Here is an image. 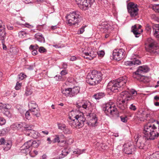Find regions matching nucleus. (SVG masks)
Wrapping results in <instances>:
<instances>
[{"mask_svg": "<svg viewBox=\"0 0 159 159\" xmlns=\"http://www.w3.org/2000/svg\"><path fill=\"white\" fill-rule=\"evenodd\" d=\"M127 78L126 76H122L118 79L110 82L107 85V88L111 91L116 92L120 88H123L125 85L127 81Z\"/></svg>", "mask_w": 159, "mask_h": 159, "instance_id": "nucleus-1", "label": "nucleus"}, {"mask_svg": "<svg viewBox=\"0 0 159 159\" xmlns=\"http://www.w3.org/2000/svg\"><path fill=\"white\" fill-rule=\"evenodd\" d=\"M119 97L122 98V100L120 99L117 101V106L120 110L123 111L125 110L127 108V102L133 100L134 98L129 92L126 91L121 92L120 93Z\"/></svg>", "mask_w": 159, "mask_h": 159, "instance_id": "nucleus-2", "label": "nucleus"}, {"mask_svg": "<svg viewBox=\"0 0 159 159\" xmlns=\"http://www.w3.org/2000/svg\"><path fill=\"white\" fill-rule=\"evenodd\" d=\"M156 127L155 125L150 123H148L144 127L143 133L144 136L148 139L153 140L159 136V133L156 132Z\"/></svg>", "mask_w": 159, "mask_h": 159, "instance_id": "nucleus-3", "label": "nucleus"}, {"mask_svg": "<svg viewBox=\"0 0 159 159\" xmlns=\"http://www.w3.org/2000/svg\"><path fill=\"white\" fill-rule=\"evenodd\" d=\"M102 75L100 72L93 70L88 73L86 78V81L91 85H95L99 83L102 80Z\"/></svg>", "mask_w": 159, "mask_h": 159, "instance_id": "nucleus-4", "label": "nucleus"}, {"mask_svg": "<svg viewBox=\"0 0 159 159\" xmlns=\"http://www.w3.org/2000/svg\"><path fill=\"white\" fill-rule=\"evenodd\" d=\"M147 46L146 50L152 55L159 54V46L158 43L153 39L149 38L146 43Z\"/></svg>", "mask_w": 159, "mask_h": 159, "instance_id": "nucleus-5", "label": "nucleus"}, {"mask_svg": "<svg viewBox=\"0 0 159 159\" xmlns=\"http://www.w3.org/2000/svg\"><path fill=\"white\" fill-rule=\"evenodd\" d=\"M80 17V12L78 11H75L70 13L66 16V18L67 19L69 25L72 26L79 22L80 20H81Z\"/></svg>", "mask_w": 159, "mask_h": 159, "instance_id": "nucleus-6", "label": "nucleus"}, {"mask_svg": "<svg viewBox=\"0 0 159 159\" xmlns=\"http://www.w3.org/2000/svg\"><path fill=\"white\" fill-rule=\"evenodd\" d=\"M102 110L105 114L108 116H113L118 113L117 109L115 105L110 103L104 104Z\"/></svg>", "mask_w": 159, "mask_h": 159, "instance_id": "nucleus-7", "label": "nucleus"}, {"mask_svg": "<svg viewBox=\"0 0 159 159\" xmlns=\"http://www.w3.org/2000/svg\"><path fill=\"white\" fill-rule=\"evenodd\" d=\"M80 88L75 86L72 88H68L61 90L62 94L66 97H72L79 93Z\"/></svg>", "mask_w": 159, "mask_h": 159, "instance_id": "nucleus-8", "label": "nucleus"}, {"mask_svg": "<svg viewBox=\"0 0 159 159\" xmlns=\"http://www.w3.org/2000/svg\"><path fill=\"white\" fill-rule=\"evenodd\" d=\"M136 146L140 149H143L145 145L147 138L144 135L139 134L135 135L134 137Z\"/></svg>", "mask_w": 159, "mask_h": 159, "instance_id": "nucleus-9", "label": "nucleus"}, {"mask_svg": "<svg viewBox=\"0 0 159 159\" xmlns=\"http://www.w3.org/2000/svg\"><path fill=\"white\" fill-rule=\"evenodd\" d=\"M112 55L114 59L119 61L125 57V50L122 48L115 49L113 51Z\"/></svg>", "mask_w": 159, "mask_h": 159, "instance_id": "nucleus-10", "label": "nucleus"}, {"mask_svg": "<svg viewBox=\"0 0 159 159\" xmlns=\"http://www.w3.org/2000/svg\"><path fill=\"white\" fill-rule=\"evenodd\" d=\"M137 4L131 2L128 3L127 6V8L128 12L131 17H135L138 14L139 9Z\"/></svg>", "mask_w": 159, "mask_h": 159, "instance_id": "nucleus-11", "label": "nucleus"}, {"mask_svg": "<svg viewBox=\"0 0 159 159\" xmlns=\"http://www.w3.org/2000/svg\"><path fill=\"white\" fill-rule=\"evenodd\" d=\"M6 37V32L5 25L2 21L0 20V40L2 41L3 45V48L5 50L7 49L6 46L4 44Z\"/></svg>", "mask_w": 159, "mask_h": 159, "instance_id": "nucleus-12", "label": "nucleus"}, {"mask_svg": "<svg viewBox=\"0 0 159 159\" xmlns=\"http://www.w3.org/2000/svg\"><path fill=\"white\" fill-rule=\"evenodd\" d=\"M30 140L26 142L20 148V152L27 155L30 152V148L31 147V143Z\"/></svg>", "mask_w": 159, "mask_h": 159, "instance_id": "nucleus-13", "label": "nucleus"}, {"mask_svg": "<svg viewBox=\"0 0 159 159\" xmlns=\"http://www.w3.org/2000/svg\"><path fill=\"white\" fill-rule=\"evenodd\" d=\"M94 2V0H84L82 4L80 3V2H79V7L81 9L85 10L91 7Z\"/></svg>", "mask_w": 159, "mask_h": 159, "instance_id": "nucleus-14", "label": "nucleus"}, {"mask_svg": "<svg viewBox=\"0 0 159 159\" xmlns=\"http://www.w3.org/2000/svg\"><path fill=\"white\" fill-rule=\"evenodd\" d=\"M74 118L77 120L78 122L80 124V127H81L84 125L86 119L83 113L80 112L78 114H76Z\"/></svg>", "mask_w": 159, "mask_h": 159, "instance_id": "nucleus-15", "label": "nucleus"}, {"mask_svg": "<svg viewBox=\"0 0 159 159\" xmlns=\"http://www.w3.org/2000/svg\"><path fill=\"white\" fill-rule=\"evenodd\" d=\"M133 76L134 79L139 81L143 82L145 83L148 82L147 80V78L143 76L142 74L139 72H137V71L133 73Z\"/></svg>", "mask_w": 159, "mask_h": 159, "instance_id": "nucleus-16", "label": "nucleus"}, {"mask_svg": "<svg viewBox=\"0 0 159 159\" xmlns=\"http://www.w3.org/2000/svg\"><path fill=\"white\" fill-rule=\"evenodd\" d=\"M87 116H89V117H90V119L89 120V122H87V123L90 126H95L96 125V123L97 122L98 119L95 116V115H93L91 114H89V115H87Z\"/></svg>", "mask_w": 159, "mask_h": 159, "instance_id": "nucleus-17", "label": "nucleus"}, {"mask_svg": "<svg viewBox=\"0 0 159 159\" xmlns=\"http://www.w3.org/2000/svg\"><path fill=\"white\" fill-rule=\"evenodd\" d=\"M76 107L79 109L83 108L86 109H89L91 107V104L88 101H84L80 105L76 104Z\"/></svg>", "mask_w": 159, "mask_h": 159, "instance_id": "nucleus-18", "label": "nucleus"}, {"mask_svg": "<svg viewBox=\"0 0 159 159\" xmlns=\"http://www.w3.org/2000/svg\"><path fill=\"white\" fill-rule=\"evenodd\" d=\"M141 26L139 24H136L133 26L131 27V32L135 35L136 37H139L140 35V33L139 32V29H140Z\"/></svg>", "mask_w": 159, "mask_h": 159, "instance_id": "nucleus-19", "label": "nucleus"}, {"mask_svg": "<svg viewBox=\"0 0 159 159\" xmlns=\"http://www.w3.org/2000/svg\"><path fill=\"white\" fill-rule=\"evenodd\" d=\"M149 70V69L147 66H143L139 67L136 71L137 73L143 74L148 72Z\"/></svg>", "mask_w": 159, "mask_h": 159, "instance_id": "nucleus-20", "label": "nucleus"}, {"mask_svg": "<svg viewBox=\"0 0 159 159\" xmlns=\"http://www.w3.org/2000/svg\"><path fill=\"white\" fill-rule=\"evenodd\" d=\"M70 120H69V125L71 126V127L74 128H76L77 127H80V124L78 122L77 120L75 118V119H71V117H70Z\"/></svg>", "mask_w": 159, "mask_h": 159, "instance_id": "nucleus-21", "label": "nucleus"}, {"mask_svg": "<svg viewBox=\"0 0 159 159\" xmlns=\"http://www.w3.org/2000/svg\"><path fill=\"white\" fill-rule=\"evenodd\" d=\"M155 36L159 39V24H156L152 27Z\"/></svg>", "mask_w": 159, "mask_h": 159, "instance_id": "nucleus-22", "label": "nucleus"}, {"mask_svg": "<svg viewBox=\"0 0 159 159\" xmlns=\"http://www.w3.org/2000/svg\"><path fill=\"white\" fill-rule=\"evenodd\" d=\"M126 147L124 148V152L125 153L128 155L131 154L132 152V148L134 146L131 145H129V144H126Z\"/></svg>", "mask_w": 159, "mask_h": 159, "instance_id": "nucleus-23", "label": "nucleus"}, {"mask_svg": "<svg viewBox=\"0 0 159 159\" xmlns=\"http://www.w3.org/2000/svg\"><path fill=\"white\" fill-rule=\"evenodd\" d=\"M35 39L40 43H44L45 39L42 34L39 33H36L34 36Z\"/></svg>", "mask_w": 159, "mask_h": 159, "instance_id": "nucleus-24", "label": "nucleus"}, {"mask_svg": "<svg viewBox=\"0 0 159 159\" xmlns=\"http://www.w3.org/2000/svg\"><path fill=\"white\" fill-rule=\"evenodd\" d=\"M39 133L37 131H35L34 130H31V132H30V133L28 134L30 136L32 137L34 139H37L38 137Z\"/></svg>", "mask_w": 159, "mask_h": 159, "instance_id": "nucleus-25", "label": "nucleus"}, {"mask_svg": "<svg viewBox=\"0 0 159 159\" xmlns=\"http://www.w3.org/2000/svg\"><path fill=\"white\" fill-rule=\"evenodd\" d=\"M30 111L32 115H35L37 117H39L40 116V114L39 110L37 109H30Z\"/></svg>", "mask_w": 159, "mask_h": 159, "instance_id": "nucleus-26", "label": "nucleus"}, {"mask_svg": "<svg viewBox=\"0 0 159 159\" xmlns=\"http://www.w3.org/2000/svg\"><path fill=\"white\" fill-rule=\"evenodd\" d=\"M105 95V94L104 93L101 92L94 94L93 96L95 99H99L103 98Z\"/></svg>", "mask_w": 159, "mask_h": 159, "instance_id": "nucleus-27", "label": "nucleus"}, {"mask_svg": "<svg viewBox=\"0 0 159 159\" xmlns=\"http://www.w3.org/2000/svg\"><path fill=\"white\" fill-rule=\"evenodd\" d=\"M55 137L54 138V139L52 140V142L53 143H55L57 142L59 143L60 142V139L61 138H64V136L63 135H61L60 136L58 135H55Z\"/></svg>", "mask_w": 159, "mask_h": 159, "instance_id": "nucleus-28", "label": "nucleus"}, {"mask_svg": "<svg viewBox=\"0 0 159 159\" xmlns=\"http://www.w3.org/2000/svg\"><path fill=\"white\" fill-rule=\"evenodd\" d=\"M69 152L68 151V150H67V148H64L63 150L62 151V153L60 155V157L61 158H62L65 157L68 154H69Z\"/></svg>", "mask_w": 159, "mask_h": 159, "instance_id": "nucleus-29", "label": "nucleus"}, {"mask_svg": "<svg viewBox=\"0 0 159 159\" xmlns=\"http://www.w3.org/2000/svg\"><path fill=\"white\" fill-rule=\"evenodd\" d=\"M89 59L91 60L96 56L97 52L92 51L89 53Z\"/></svg>", "mask_w": 159, "mask_h": 159, "instance_id": "nucleus-30", "label": "nucleus"}, {"mask_svg": "<svg viewBox=\"0 0 159 159\" xmlns=\"http://www.w3.org/2000/svg\"><path fill=\"white\" fill-rule=\"evenodd\" d=\"M24 128V130L26 131H28L29 132H31V130H32L33 128H32V126L31 127L30 126L26 125L25 123L23 124Z\"/></svg>", "mask_w": 159, "mask_h": 159, "instance_id": "nucleus-31", "label": "nucleus"}, {"mask_svg": "<svg viewBox=\"0 0 159 159\" xmlns=\"http://www.w3.org/2000/svg\"><path fill=\"white\" fill-rule=\"evenodd\" d=\"M3 113L5 115L8 117H11V114L10 113L9 110L5 109H3Z\"/></svg>", "mask_w": 159, "mask_h": 159, "instance_id": "nucleus-32", "label": "nucleus"}, {"mask_svg": "<svg viewBox=\"0 0 159 159\" xmlns=\"http://www.w3.org/2000/svg\"><path fill=\"white\" fill-rule=\"evenodd\" d=\"M31 144V147L37 148L39 146V144L38 143L35 141H34L33 140H30Z\"/></svg>", "mask_w": 159, "mask_h": 159, "instance_id": "nucleus-33", "label": "nucleus"}, {"mask_svg": "<svg viewBox=\"0 0 159 159\" xmlns=\"http://www.w3.org/2000/svg\"><path fill=\"white\" fill-rule=\"evenodd\" d=\"M58 129L62 130H64L66 127L65 124L61 123L58 124Z\"/></svg>", "mask_w": 159, "mask_h": 159, "instance_id": "nucleus-34", "label": "nucleus"}, {"mask_svg": "<svg viewBox=\"0 0 159 159\" xmlns=\"http://www.w3.org/2000/svg\"><path fill=\"white\" fill-rule=\"evenodd\" d=\"M26 76L24 74L21 73L20 75L18 76V79L20 80H23L24 78L26 77Z\"/></svg>", "mask_w": 159, "mask_h": 159, "instance_id": "nucleus-35", "label": "nucleus"}, {"mask_svg": "<svg viewBox=\"0 0 159 159\" xmlns=\"http://www.w3.org/2000/svg\"><path fill=\"white\" fill-rule=\"evenodd\" d=\"M133 60L126 61L124 62V65L125 66H131L133 65Z\"/></svg>", "mask_w": 159, "mask_h": 159, "instance_id": "nucleus-36", "label": "nucleus"}, {"mask_svg": "<svg viewBox=\"0 0 159 159\" xmlns=\"http://www.w3.org/2000/svg\"><path fill=\"white\" fill-rule=\"evenodd\" d=\"M84 150V149L81 150L79 149H76L74 151H73V153L76 154H80L83 152Z\"/></svg>", "mask_w": 159, "mask_h": 159, "instance_id": "nucleus-37", "label": "nucleus"}, {"mask_svg": "<svg viewBox=\"0 0 159 159\" xmlns=\"http://www.w3.org/2000/svg\"><path fill=\"white\" fill-rule=\"evenodd\" d=\"M63 132L65 134H70L71 133V131L70 129L66 127L63 130Z\"/></svg>", "mask_w": 159, "mask_h": 159, "instance_id": "nucleus-38", "label": "nucleus"}, {"mask_svg": "<svg viewBox=\"0 0 159 159\" xmlns=\"http://www.w3.org/2000/svg\"><path fill=\"white\" fill-rule=\"evenodd\" d=\"M39 48V46L37 45H31L29 48L30 50H37Z\"/></svg>", "mask_w": 159, "mask_h": 159, "instance_id": "nucleus-39", "label": "nucleus"}, {"mask_svg": "<svg viewBox=\"0 0 159 159\" xmlns=\"http://www.w3.org/2000/svg\"><path fill=\"white\" fill-rule=\"evenodd\" d=\"M39 51L41 53H43L47 52V50L43 47H40L39 49Z\"/></svg>", "mask_w": 159, "mask_h": 159, "instance_id": "nucleus-40", "label": "nucleus"}, {"mask_svg": "<svg viewBox=\"0 0 159 159\" xmlns=\"http://www.w3.org/2000/svg\"><path fill=\"white\" fill-rule=\"evenodd\" d=\"M133 65H139L141 63V61L138 59H134L133 60Z\"/></svg>", "mask_w": 159, "mask_h": 159, "instance_id": "nucleus-41", "label": "nucleus"}, {"mask_svg": "<svg viewBox=\"0 0 159 159\" xmlns=\"http://www.w3.org/2000/svg\"><path fill=\"white\" fill-rule=\"evenodd\" d=\"M30 111L29 109L28 111H27L25 113V116L26 118L28 120L30 119L31 118L30 114Z\"/></svg>", "mask_w": 159, "mask_h": 159, "instance_id": "nucleus-42", "label": "nucleus"}, {"mask_svg": "<svg viewBox=\"0 0 159 159\" xmlns=\"http://www.w3.org/2000/svg\"><path fill=\"white\" fill-rule=\"evenodd\" d=\"M19 36L20 38L25 37L26 36V33L24 31H20L19 33Z\"/></svg>", "mask_w": 159, "mask_h": 159, "instance_id": "nucleus-43", "label": "nucleus"}, {"mask_svg": "<svg viewBox=\"0 0 159 159\" xmlns=\"http://www.w3.org/2000/svg\"><path fill=\"white\" fill-rule=\"evenodd\" d=\"M24 123H20L19 124H16L14 125L16 126L17 128L19 129V128H21L22 127H24L23 124ZM14 126V125H12L11 126Z\"/></svg>", "mask_w": 159, "mask_h": 159, "instance_id": "nucleus-44", "label": "nucleus"}, {"mask_svg": "<svg viewBox=\"0 0 159 159\" xmlns=\"http://www.w3.org/2000/svg\"><path fill=\"white\" fill-rule=\"evenodd\" d=\"M5 120L3 118L0 117V125H4L6 123Z\"/></svg>", "mask_w": 159, "mask_h": 159, "instance_id": "nucleus-45", "label": "nucleus"}, {"mask_svg": "<svg viewBox=\"0 0 159 159\" xmlns=\"http://www.w3.org/2000/svg\"><path fill=\"white\" fill-rule=\"evenodd\" d=\"M121 120L123 122H126L127 120V116H121L120 117Z\"/></svg>", "mask_w": 159, "mask_h": 159, "instance_id": "nucleus-46", "label": "nucleus"}, {"mask_svg": "<svg viewBox=\"0 0 159 159\" xmlns=\"http://www.w3.org/2000/svg\"><path fill=\"white\" fill-rule=\"evenodd\" d=\"M86 26H83L78 31V33L79 34H82L84 31V28Z\"/></svg>", "mask_w": 159, "mask_h": 159, "instance_id": "nucleus-47", "label": "nucleus"}, {"mask_svg": "<svg viewBox=\"0 0 159 159\" xmlns=\"http://www.w3.org/2000/svg\"><path fill=\"white\" fill-rule=\"evenodd\" d=\"M97 54H98V56L103 57L105 54V52L104 51H101L98 52Z\"/></svg>", "mask_w": 159, "mask_h": 159, "instance_id": "nucleus-48", "label": "nucleus"}, {"mask_svg": "<svg viewBox=\"0 0 159 159\" xmlns=\"http://www.w3.org/2000/svg\"><path fill=\"white\" fill-rule=\"evenodd\" d=\"M32 93V91H30V90L29 89H26L25 94L26 96H28L31 94Z\"/></svg>", "mask_w": 159, "mask_h": 159, "instance_id": "nucleus-49", "label": "nucleus"}, {"mask_svg": "<svg viewBox=\"0 0 159 159\" xmlns=\"http://www.w3.org/2000/svg\"><path fill=\"white\" fill-rule=\"evenodd\" d=\"M21 87V84L20 83H19L18 82H17L16 83V85L15 87V89L17 90L19 89Z\"/></svg>", "mask_w": 159, "mask_h": 159, "instance_id": "nucleus-50", "label": "nucleus"}, {"mask_svg": "<svg viewBox=\"0 0 159 159\" xmlns=\"http://www.w3.org/2000/svg\"><path fill=\"white\" fill-rule=\"evenodd\" d=\"M88 52H84L82 54V56L84 58L89 59V57H88L89 55Z\"/></svg>", "mask_w": 159, "mask_h": 159, "instance_id": "nucleus-51", "label": "nucleus"}, {"mask_svg": "<svg viewBox=\"0 0 159 159\" xmlns=\"http://www.w3.org/2000/svg\"><path fill=\"white\" fill-rule=\"evenodd\" d=\"M11 108V105L9 104H6L5 105H4V107L3 108V109L5 110H9Z\"/></svg>", "mask_w": 159, "mask_h": 159, "instance_id": "nucleus-52", "label": "nucleus"}, {"mask_svg": "<svg viewBox=\"0 0 159 159\" xmlns=\"http://www.w3.org/2000/svg\"><path fill=\"white\" fill-rule=\"evenodd\" d=\"M54 78L57 81H61L62 80L61 79V76L60 75H56L54 77Z\"/></svg>", "mask_w": 159, "mask_h": 159, "instance_id": "nucleus-53", "label": "nucleus"}, {"mask_svg": "<svg viewBox=\"0 0 159 159\" xmlns=\"http://www.w3.org/2000/svg\"><path fill=\"white\" fill-rule=\"evenodd\" d=\"M129 109L133 111H135L136 109V107L133 104H131L129 107Z\"/></svg>", "mask_w": 159, "mask_h": 159, "instance_id": "nucleus-54", "label": "nucleus"}, {"mask_svg": "<svg viewBox=\"0 0 159 159\" xmlns=\"http://www.w3.org/2000/svg\"><path fill=\"white\" fill-rule=\"evenodd\" d=\"M153 157H156L157 158H158L159 157V152H157L153 154Z\"/></svg>", "mask_w": 159, "mask_h": 159, "instance_id": "nucleus-55", "label": "nucleus"}, {"mask_svg": "<svg viewBox=\"0 0 159 159\" xmlns=\"http://www.w3.org/2000/svg\"><path fill=\"white\" fill-rule=\"evenodd\" d=\"M35 104H36L35 102L34 101H31L28 104V106L29 107H32V105Z\"/></svg>", "mask_w": 159, "mask_h": 159, "instance_id": "nucleus-56", "label": "nucleus"}, {"mask_svg": "<svg viewBox=\"0 0 159 159\" xmlns=\"http://www.w3.org/2000/svg\"><path fill=\"white\" fill-rule=\"evenodd\" d=\"M67 73V72L66 70H62L60 73L61 75H65Z\"/></svg>", "mask_w": 159, "mask_h": 159, "instance_id": "nucleus-57", "label": "nucleus"}, {"mask_svg": "<svg viewBox=\"0 0 159 159\" xmlns=\"http://www.w3.org/2000/svg\"><path fill=\"white\" fill-rule=\"evenodd\" d=\"M9 130V128L8 127L6 128L3 129L2 131H3V134L5 133L6 132H8Z\"/></svg>", "mask_w": 159, "mask_h": 159, "instance_id": "nucleus-58", "label": "nucleus"}, {"mask_svg": "<svg viewBox=\"0 0 159 159\" xmlns=\"http://www.w3.org/2000/svg\"><path fill=\"white\" fill-rule=\"evenodd\" d=\"M5 140L3 138H1L0 139V145L4 144H5Z\"/></svg>", "mask_w": 159, "mask_h": 159, "instance_id": "nucleus-59", "label": "nucleus"}, {"mask_svg": "<svg viewBox=\"0 0 159 159\" xmlns=\"http://www.w3.org/2000/svg\"><path fill=\"white\" fill-rule=\"evenodd\" d=\"M6 146H7V147H6L5 148H6L7 150H8L9 149L11 148V143H7L6 144Z\"/></svg>", "mask_w": 159, "mask_h": 159, "instance_id": "nucleus-60", "label": "nucleus"}, {"mask_svg": "<svg viewBox=\"0 0 159 159\" xmlns=\"http://www.w3.org/2000/svg\"><path fill=\"white\" fill-rule=\"evenodd\" d=\"M38 107V105L37 104H35L32 105V107H29L30 108V109H36L37 107Z\"/></svg>", "mask_w": 159, "mask_h": 159, "instance_id": "nucleus-61", "label": "nucleus"}, {"mask_svg": "<svg viewBox=\"0 0 159 159\" xmlns=\"http://www.w3.org/2000/svg\"><path fill=\"white\" fill-rule=\"evenodd\" d=\"M76 58L75 56H70L69 57V59L71 61H74L76 60Z\"/></svg>", "mask_w": 159, "mask_h": 159, "instance_id": "nucleus-62", "label": "nucleus"}, {"mask_svg": "<svg viewBox=\"0 0 159 159\" xmlns=\"http://www.w3.org/2000/svg\"><path fill=\"white\" fill-rule=\"evenodd\" d=\"M38 52L36 50H33L32 51V54L33 55H35L38 54Z\"/></svg>", "mask_w": 159, "mask_h": 159, "instance_id": "nucleus-63", "label": "nucleus"}, {"mask_svg": "<svg viewBox=\"0 0 159 159\" xmlns=\"http://www.w3.org/2000/svg\"><path fill=\"white\" fill-rule=\"evenodd\" d=\"M154 100L156 101H158L159 100V96L157 95L155 96L154 97Z\"/></svg>", "mask_w": 159, "mask_h": 159, "instance_id": "nucleus-64", "label": "nucleus"}]
</instances>
